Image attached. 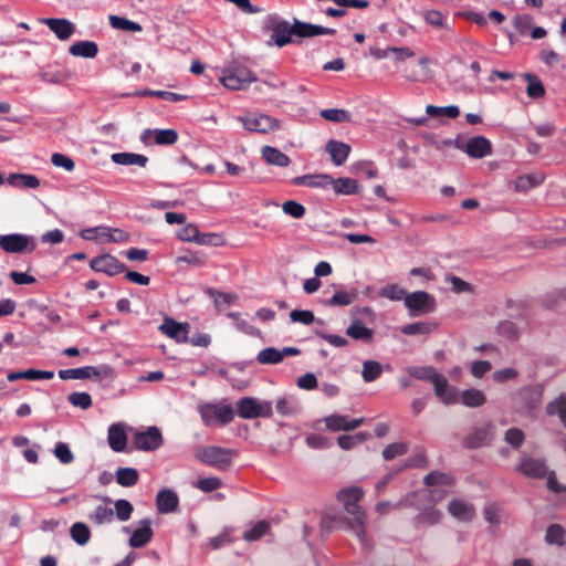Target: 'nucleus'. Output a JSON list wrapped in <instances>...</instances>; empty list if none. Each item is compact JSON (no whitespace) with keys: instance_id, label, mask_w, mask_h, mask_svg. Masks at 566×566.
<instances>
[{"instance_id":"nucleus-1","label":"nucleus","mask_w":566,"mask_h":566,"mask_svg":"<svg viewBox=\"0 0 566 566\" xmlns=\"http://www.w3.org/2000/svg\"><path fill=\"white\" fill-rule=\"evenodd\" d=\"M364 496L360 488L349 486L337 492V500L343 504L345 511L350 517L342 520L346 530L350 531L361 542L365 548H368V539L366 533V512L358 505Z\"/></svg>"},{"instance_id":"nucleus-2","label":"nucleus","mask_w":566,"mask_h":566,"mask_svg":"<svg viewBox=\"0 0 566 566\" xmlns=\"http://www.w3.org/2000/svg\"><path fill=\"white\" fill-rule=\"evenodd\" d=\"M271 30V38L279 48L291 43L292 35L297 38H312L322 34L333 35L336 33L335 29L324 28L298 20H295L293 24H290L286 20H276L273 22Z\"/></svg>"},{"instance_id":"nucleus-3","label":"nucleus","mask_w":566,"mask_h":566,"mask_svg":"<svg viewBox=\"0 0 566 566\" xmlns=\"http://www.w3.org/2000/svg\"><path fill=\"white\" fill-rule=\"evenodd\" d=\"M237 455V450L217 446L200 447L196 451V458L200 462L221 471L229 470Z\"/></svg>"},{"instance_id":"nucleus-4","label":"nucleus","mask_w":566,"mask_h":566,"mask_svg":"<svg viewBox=\"0 0 566 566\" xmlns=\"http://www.w3.org/2000/svg\"><path fill=\"white\" fill-rule=\"evenodd\" d=\"M205 426H226L234 419V409L230 405L202 403L198 406Z\"/></svg>"},{"instance_id":"nucleus-5","label":"nucleus","mask_w":566,"mask_h":566,"mask_svg":"<svg viewBox=\"0 0 566 566\" xmlns=\"http://www.w3.org/2000/svg\"><path fill=\"white\" fill-rule=\"evenodd\" d=\"M238 415L242 419H254L258 417L270 418L273 413L272 403L264 401L258 402L252 397H243L237 402Z\"/></svg>"},{"instance_id":"nucleus-6","label":"nucleus","mask_w":566,"mask_h":566,"mask_svg":"<svg viewBox=\"0 0 566 566\" xmlns=\"http://www.w3.org/2000/svg\"><path fill=\"white\" fill-rule=\"evenodd\" d=\"M238 119L242 123L243 127L249 132L266 134L280 127L277 119L264 114L239 116Z\"/></svg>"},{"instance_id":"nucleus-7","label":"nucleus","mask_w":566,"mask_h":566,"mask_svg":"<svg viewBox=\"0 0 566 566\" xmlns=\"http://www.w3.org/2000/svg\"><path fill=\"white\" fill-rule=\"evenodd\" d=\"M543 391L537 386H527L518 390L516 394L517 411L532 412L542 403Z\"/></svg>"},{"instance_id":"nucleus-8","label":"nucleus","mask_w":566,"mask_h":566,"mask_svg":"<svg viewBox=\"0 0 566 566\" xmlns=\"http://www.w3.org/2000/svg\"><path fill=\"white\" fill-rule=\"evenodd\" d=\"M31 241V237L20 233L2 234L0 235V248L7 253H21L24 250L32 252L36 245L32 242L29 247Z\"/></svg>"},{"instance_id":"nucleus-9","label":"nucleus","mask_w":566,"mask_h":566,"mask_svg":"<svg viewBox=\"0 0 566 566\" xmlns=\"http://www.w3.org/2000/svg\"><path fill=\"white\" fill-rule=\"evenodd\" d=\"M90 266L95 272H102L109 276L126 271V265L112 254H102L91 260Z\"/></svg>"},{"instance_id":"nucleus-10","label":"nucleus","mask_w":566,"mask_h":566,"mask_svg":"<svg viewBox=\"0 0 566 566\" xmlns=\"http://www.w3.org/2000/svg\"><path fill=\"white\" fill-rule=\"evenodd\" d=\"M163 436L157 427H149L146 431L136 432L134 447L137 450L154 451L163 444Z\"/></svg>"},{"instance_id":"nucleus-11","label":"nucleus","mask_w":566,"mask_h":566,"mask_svg":"<svg viewBox=\"0 0 566 566\" xmlns=\"http://www.w3.org/2000/svg\"><path fill=\"white\" fill-rule=\"evenodd\" d=\"M516 470L527 478L542 479L547 474V467L544 459L524 454L520 459Z\"/></svg>"},{"instance_id":"nucleus-12","label":"nucleus","mask_w":566,"mask_h":566,"mask_svg":"<svg viewBox=\"0 0 566 566\" xmlns=\"http://www.w3.org/2000/svg\"><path fill=\"white\" fill-rule=\"evenodd\" d=\"M39 22L46 25L59 40L66 41L75 33V24L64 18H40Z\"/></svg>"},{"instance_id":"nucleus-13","label":"nucleus","mask_w":566,"mask_h":566,"mask_svg":"<svg viewBox=\"0 0 566 566\" xmlns=\"http://www.w3.org/2000/svg\"><path fill=\"white\" fill-rule=\"evenodd\" d=\"M493 424L485 423L482 427L475 428L464 439V446L469 449H476L486 446L493 439Z\"/></svg>"},{"instance_id":"nucleus-14","label":"nucleus","mask_w":566,"mask_h":566,"mask_svg":"<svg viewBox=\"0 0 566 566\" xmlns=\"http://www.w3.org/2000/svg\"><path fill=\"white\" fill-rule=\"evenodd\" d=\"M364 418L349 419L343 415H331L325 418L326 428L331 431H352L364 423Z\"/></svg>"},{"instance_id":"nucleus-15","label":"nucleus","mask_w":566,"mask_h":566,"mask_svg":"<svg viewBox=\"0 0 566 566\" xmlns=\"http://www.w3.org/2000/svg\"><path fill=\"white\" fill-rule=\"evenodd\" d=\"M431 302L432 297L424 291L412 292L405 297V305L411 313L431 312Z\"/></svg>"},{"instance_id":"nucleus-16","label":"nucleus","mask_w":566,"mask_h":566,"mask_svg":"<svg viewBox=\"0 0 566 566\" xmlns=\"http://www.w3.org/2000/svg\"><path fill=\"white\" fill-rule=\"evenodd\" d=\"M159 331L178 343H186L188 339V324L178 323L171 317L164 319V323L159 326Z\"/></svg>"},{"instance_id":"nucleus-17","label":"nucleus","mask_w":566,"mask_h":566,"mask_svg":"<svg viewBox=\"0 0 566 566\" xmlns=\"http://www.w3.org/2000/svg\"><path fill=\"white\" fill-rule=\"evenodd\" d=\"M436 396L444 403L451 405L458 401V395L455 389L449 385L448 379L438 375L432 381Z\"/></svg>"},{"instance_id":"nucleus-18","label":"nucleus","mask_w":566,"mask_h":566,"mask_svg":"<svg viewBox=\"0 0 566 566\" xmlns=\"http://www.w3.org/2000/svg\"><path fill=\"white\" fill-rule=\"evenodd\" d=\"M465 153L472 158H483L492 153L490 140L483 136L472 137L465 145Z\"/></svg>"},{"instance_id":"nucleus-19","label":"nucleus","mask_w":566,"mask_h":566,"mask_svg":"<svg viewBox=\"0 0 566 566\" xmlns=\"http://www.w3.org/2000/svg\"><path fill=\"white\" fill-rule=\"evenodd\" d=\"M179 504L178 495L169 489L160 490L156 496V506L159 513L169 514L177 510Z\"/></svg>"},{"instance_id":"nucleus-20","label":"nucleus","mask_w":566,"mask_h":566,"mask_svg":"<svg viewBox=\"0 0 566 566\" xmlns=\"http://www.w3.org/2000/svg\"><path fill=\"white\" fill-rule=\"evenodd\" d=\"M139 524H140V526L138 528H136L132 533V536L129 537V545L133 548H140V547L146 546L151 541V538L154 536V532L150 526L149 520H147V518L142 520L139 522Z\"/></svg>"},{"instance_id":"nucleus-21","label":"nucleus","mask_w":566,"mask_h":566,"mask_svg":"<svg viewBox=\"0 0 566 566\" xmlns=\"http://www.w3.org/2000/svg\"><path fill=\"white\" fill-rule=\"evenodd\" d=\"M154 136L155 144L157 145H172L178 140V133L175 129H145L142 134V140L145 144L149 143V137Z\"/></svg>"},{"instance_id":"nucleus-22","label":"nucleus","mask_w":566,"mask_h":566,"mask_svg":"<svg viewBox=\"0 0 566 566\" xmlns=\"http://www.w3.org/2000/svg\"><path fill=\"white\" fill-rule=\"evenodd\" d=\"M108 444L115 452H123L127 446V434L119 423H114L108 428Z\"/></svg>"},{"instance_id":"nucleus-23","label":"nucleus","mask_w":566,"mask_h":566,"mask_svg":"<svg viewBox=\"0 0 566 566\" xmlns=\"http://www.w3.org/2000/svg\"><path fill=\"white\" fill-rule=\"evenodd\" d=\"M326 151L331 155L336 166H342L350 154V146L346 143L332 139L326 145Z\"/></svg>"},{"instance_id":"nucleus-24","label":"nucleus","mask_w":566,"mask_h":566,"mask_svg":"<svg viewBox=\"0 0 566 566\" xmlns=\"http://www.w3.org/2000/svg\"><path fill=\"white\" fill-rule=\"evenodd\" d=\"M448 512L453 517L464 522L471 521L474 516L473 505L461 500H452L448 505Z\"/></svg>"},{"instance_id":"nucleus-25","label":"nucleus","mask_w":566,"mask_h":566,"mask_svg":"<svg viewBox=\"0 0 566 566\" xmlns=\"http://www.w3.org/2000/svg\"><path fill=\"white\" fill-rule=\"evenodd\" d=\"M263 159L269 164L277 167H287L291 159L280 149L272 146H263L261 149Z\"/></svg>"},{"instance_id":"nucleus-26","label":"nucleus","mask_w":566,"mask_h":566,"mask_svg":"<svg viewBox=\"0 0 566 566\" xmlns=\"http://www.w3.org/2000/svg\"><path fill=\"white\" fill-rule=\"evenodd\" d=\"M69 52L73 56L94 59L98 53V46L93 41H77L69 48Z\"/></svg>"},{"instance_id":"nucleus-27","label":"nucleus","mask_w":566,"mask_h":566,"mask_svg":"<svg viewBox=\"0 0 566 566\" xmlns=\"http://www.w3.org/2000/svg\"><path fill=\"white\" fill-rule=\"evenodd\" d=\"M54 377L53 371L49 370H36V369H27L21 371H11L8 374L7 378L9 381H15L19 379H28V380H40V379H52Z\"/></svg>"},{"instance_id":"nucleus-28","label":"nucleus","mask_w":566,"mask_h":566,"mask_svg":"<svg viewBox=\"0 0 566 566\" xmlns=\"http://www.w3.org/2000/svg\"><path fill=\"white\" fill-rule=\"evenodd\" d=\"M112 161L123 166H139L145 167L148 163V158L145 155L134 153H115L112 155Z\"/></svg>"},{"instance_id":"nucleus-29","label":"nucleus","mask_w":566,"mask_h":566,"mask_svg":"<svg viewBox=\"0 0 566 566\" xmlns=\"http://www.w3.org/2000/svg\"><path fill=\"white\" fill-rule=\"evenodd\" d=\"M346 335L354 339L370 343L374 337V331L364 325L360 319H355L346 329Z\"/></svg>"},{"instance_id":"nucleus-30","label":"nucleus","mask_w":566,"mask_h":566,"mask_svg":"<svg viewBox=\"0 0 566 566\" xmlns=\"http://www.w3.org/2000/svg\"><path fill=\"white\" fill-rule=\"evenodd\" d=\"M333 189L337 195H355L358 192L359 186L356 179L353 178H337L329 181Z\"/></svg>"},{"instance_id":"nucleus-31","label":"nucleus","mask_w":566,"mask_h":566,"mask_svg":"<svg viewBox=\"0 0 566 566\" xmlns=\"http://www.w3.org/2000/svg\"><path fill=\"white\" fill-rule=\"evenodd\" d=\"M331 177L328 175H304L292 179V184L295 186H305L311 188L325 187L329 185Z\"/></svg>"},{"instance_id":"nucleus-32","label":"nucleus","mask_w":566,"mask_h":566,"mask_svg":"<svg viewBox=\"0 0 566 566\" xmlns=\"http://www.w3.org/2000/svg\"><path fill=\"white\" fill-rule=\"evenodd\" d=\"M384 371L382 365L374 359H368L363 363L361 378L365 382H373L377 380Z\"/></svg>"},{"instance_id":"nucleus-33","label":"nucleus","mask_w":566,"mask_h":566,"mask_svg":"<svg viewBox=\"0 0 566 566\" xmlns=\"http://www.w3.org/2000/svg\"><path fill=\"white\" fill-rule=\"evenodd\" d=\"M71 538L80 546H85L91 541V530L83 522H75L70 528Z\"/></svg>"},{"instance_id":"nucleus-34","label":"nucleus","mask_w":566,"mask_h":566,"mask_svg":"<svg viewBox=\"0 0 566 566\" xmlns=\"http://www.w3.org/2000/svg\"><path fill=\"white\" fill-rule=\"evenodd\" d=\"M115 476L116 482L124 488L134 486L139 480V473L134 468H118Z\"/></svg>"},{"instance_id":"nucleus-35","label":"nucleus","mask_w":566,"mask_h":566,"mask_svg":"<svg viewBox=\"0 0 566 566\" xmlns=\"http://www.w3.org/2000/svg\"><path fill=\"white\" fill-rule=\"evenodd\" d=\"M8 184L12 187H23L34 189L40 186V180L34 175L11 174L8 177Z\"/></svg>"},{"instance_id":"nucleus-36","label":"nucleus","mask_w":566,"mask_h":566,"mask_svg":"<svg viewBox=\"0 0 566 566\" xmlns=\"http://www.w3.org/2000/svg\"><path fill=\"white\" fill-rule=\"evenodd\" d=\"M461 402L469 408H476L486 402V397L479 389H467L461 392Z\"/></svg>"},{"instance_id":"nucleus-37","label":"nucleus","mask_w":566,"mask_h":566,"mask_svg":"<svg viewBox=\"0 0 566 566\" xmlns=\"http://www.w3.org/2000/svg\"><path fill=\"white\" fill-rule=\"evenodd\" d=\"M523 78L527 82L526 93L531 98H541L545 95V87L537 75L525 73Z\"/></svg>"},{"instance_id":"nucleus-38","label":"nucleus","mask_w":566,"mask_h":566,"mask_svg":"<svg viewBox=\"0 0 566 566\" xmlns=\"http://www.w3.org/2000/svg\"><path fill=\"white\" fill-rule=\"evenodd\" d=\"M358 296L357 290L338 291L329 300L325 302L327 306H347L356 301Z\"/></svg>"},{"instance_id":"nucleus-39","label":"nucleus","mask_w":566,"mask_h":566,"mask_svg":"<svg viewBox=\"0 0 566 566\" xmlns=\"http://www.w3.org/2000/svg\"><path fill=\"white\" fill-rule=\"evenodd\" d=\"M406 371L410 377L430 382H432L434 378L439 375L437 369L432 366H410L406 369Z\"/></svg>"},{"instance_id":"nucleus-40","label":"nucleus","mask_w":566,"mask_h":566,"mask_svg":"<svg viewBox=\"0 0 566 566\" xmlns=\"http://www.w3.org/2000/svg\"><path fill=\"white\" fill-rule=\"evenodd\" d=\"M548 416H557L560 422L566 427V395H560L546 406Z\"/></svg>"},{"instance_id":"nucleus-41","label":"nucleus","mask_w":566,"mask_h":566,"mask_svg":"<svg viewBox=\"0 0 566 566\" xmlns=\"http://www.w3.org/2000/svg\"><path fill=\"white\" fill-rule=\"evenodd\" d=\"M108 22L113 29L129 31V32H142L143 27L134 21H130L126 18L112 14L108 17Z\"/></svg>"},{"instance_id":"nucleus-42","label":"nucleus","mask_w":566,"mask_h":566,"mask_svg":"<svg viewBox=\"0 0 566 566\" xmlns=\"http://www.w3.org/2000/svg\"><path fill=\"white\" fill-rule=\"evenodd\" d=\"M566 530L560 524H551L545 533V542L549 545L563 546L565 544Z\"/></svg>"},{"instance_id":"nucleus-43","label":"nucleus","mask_w":566,"mask_h":566,"mask_svg":"<svg viewBox=\"0 0 566 566\" xmlns=\"http://www.w3.org/2000/svg\"><path fill=\"white\" fill-rule=\"evenodd\" d=\"M442 513L433 507L423 510L415 517L416 526L434 525L440 523Z\"/></svg>"},{"instance_id":"nucleus-44","label":"nucleus","mask_w":566,"mask_h":566,"mask_svg":"<svg viewBox=\"0 0 566 566\" xmlns=\"http://www.w3.org/2000/svg\"><path fill=\"white\" fill-rule=\"evenodd\" d=\"M423 482L428 486H436V485L449 486V485L453 484L454 479L449 473L433 471L424 476Z\"/></svg>"},{"instance_id":"nucleus-45","label":"nucleus","mask_w":566,"mask_h":566,"mask_svg":"<svg viewBox=\"0 0 566 566\" xmlns=\"http://www.w3.org/2000/svg\"><path fill=\"white\" fill-rule=\"evenodd\" d=\"M256 360L262 365H274L283 360V355L277 348L268 347L259 352Z\"/></svg>"},{"instance_id":"nucleus-46","label":"nucleus","mask_w":566,"mask_h":566,"mask_svg":"<svg viewBox=\"0 0 566 566\" xmlns=\"http://www.w3.org/2000/svg\"><path fill=\"white\" fill-rule=\"evenodd\" d=\"M90 520L96 525L112 523L114 520V510L105 505H98L90 516Z\"/></svg>"},{"instance_id":"nucleus-47","label":"nucleus","mask_w":566,"mask_h":566,"mask_svg":"<svg viewBox=\"0 0 566 566\" xmlns=\"http://www.w3.org/2000/svg\"><path fill=\"white\" fill-rule=\"evenodd\" d=\"M426 113L431 117L447 116L449 118H457L460 115V109L455 105H449L444 107L428 105Z\"/></svg>"},{"instance_id":"nucleus-48","label":"nucleus","mask_w":566,"mask_h":566,"mask_svg":"<svg viewBox=\"0 0 566 566\" xmlns=\"http://www.w3.org/2000/svg\"><path fill=\"white\" fill-rule=\"evenodd\" d=\"M368 433L358 432L355 434H342L337 438L338 446L344 450H350L355 446L364 442L368 438Z\"/></svg>"},{"instance_id":"nucleus-49","label":"nucleus","mask_w":566,"mask_h":566,"mask_svg":"<svg viewBox=\"0 0 566 566\" xmlns=\"http://www.w3.org/2000/svg\"><path fill=\"white\" fill-rule=\"evenodd\" d=\"M544 180V177L542 175H526V176H520L515 180V189L517 191H526L531 188H534L538 185H541Z\"/></svg>"},{"instance_id":"nucleus-50","label":"nucleus","mask_w":566,"mask_h":566,"mask_svg":"<svg viewBox=\"0 0 566 566\" xmlns=\"http://www.w3.org/2000/svg\"><path fill=\"white\" fill-rule=\"evenodd\" d=\"M67 400L72 406L78 407L83 410L90 409L93 405L91 395L85 391L72 392L69 395Z\"/></svg>"},{"instance_id":"nucleus-51","label":"nucleus","mask_w":566,"mask_h":566,"mask_svg":"<svg viewBox=\"0 0 566 566\" xmlns=\"http://www.w3.org/2000/svg\"><path fill=\"white\" fill-rule=\"evenodd\" d=\"M321 116L334 123H344L350 120V115L346 109L340 108H326L321 111Z\"/></svg>"},{"instance_id":"nucleus-52","label":"nucleus","mask_w":566,"mask_h":566,"mask_svg":"<svg viewBox=\"0 0 566 566\" xmlns=\"http://www.w3.org/2000/svg\"><path fill=\"white\" fill-rule=\"evenodd\" d=\"M114 506H115L114 514H116V516L119 521L126 522L130 518L134 507H133V504L128 500H125V499L117 500V501H115Z\"/></svg>"},{"instance_id":"nucleus-53","label":"nucleus","mask_w":566,"mask_h":566,"mask_svg":"<svg viewBox=\"0 0 566 566\" xmlns=\"http://www.w3.org/2000/svg\"><path fill=\"white\" fill-rule=\"evenodd\" d=\"M434 325L424 322H416L408 325H405L401 328L402 334L405 335H418V334H429L433 331Z\"/></svg>"},{"instance_id":"nucleus-54","label":"nucleus","mask_w":566,"mask_h":566,"mask_svg":"<svg viewBox=\"0 0 566 566\" xmlns=\"http://www.w3.org/2000/svg\"><path fill=\"white\" fill-rule=\"evenodd\" d=\"M408 452V444L405 442H394L388 444L382 450V457L385 460L390 461L398 455H403Z\"/></svg>"},{"instance_id":"nucleus-55","label":"nucleus","mask_w":566,"mask_h":566,"mask_svg":"<svg viewBox=\"0 0 566 566\" xmlns=\"http://www.w3.org/2000/svg\"><path fill=\"white\" fill-rule=\"evenodd\" d=\"M128 233L120 229L102 228V237L107 242H125L128 240Z\"/></svg>"},{"instance_id":"nucleus-56","label":"nucleus","mask_w":566,"mask_h":566,"mask_svg":"<svg viewBox=\"0 0 566 566\" xmlns=\"http://www.w3.org/2000/svg\"><path fill=\"white\" fill-rule=\"evenodd\" d=\"M269 527L268 522L260 521L252 528L244 532L243 538L248 542L256 541L268 532Z\"/></svg>"},{"instance_id":"nucleus-57","label":"nucleus","mask_w":566,"mask_h":566,"mask_svg":"<svg viewBox=\"0 0 566 566\" xmlns=\"http://www.w3.org/2000/svg\"><path fill=\"white\" fill-rule=\"evenodd\" d=\"M282 210L285 214H289L295 219H301L305 216V207L294 200H287L282 205Z\"/></svg>"},{"instance_id":"nucleus-58","label":"nucleus","mask_w":566,"mask_h":566,"mask_svg":"<svg viewBox=\"0 0 566 566\" xmlns=\"http://www.w3.org/2000/svg\"><path fill=\"white\" fill-rule=\"evenodd\" d=\"M380 295L391 301H405L407 293L397 284H389L381 289Z\"/></svg>"},{"instance_id":"nucleus-59","label":"nucleus","mask_w":566,"mask_h":566,"mask_svg":"<svg viewBox=\"0 0 566 566\" xmlns=\"http://www.w3.org/2000/svg\"><path fill=\"white\" fill-rule=\"evenodd\" d=\"M504 440L507 444L512 446L514 449H518L525 440V434L518 428H510L509 430H506V432L504 434Z\"/></svg>"},{"instance_id":"nucleus-60","label":"nucleus","mask_w":566,"mask_h":566,"mask_svg":"<svg viewBox=\"0 0 566 566\" xmlns=\"http://www.w3.org/2000/svg\"><path fill=\"white\" fill-rule=\"evenodd\" d=\"M199 229L195 223H187L177 232L181 241L196 242L198 240Z\"/></svg>"},{"instance_id":"nucleus-61","label":"nucleus","mask_w":566,"mask_h":566,"mask_svg":"<svg viewBox=\"0 0 566 566\" xmlns=\"http://www.w3.org/2000/svg\"><path fill=\"white\" fill-rule=\"evenodd\" d=\"M230 318L233 319L235 327L248 335H255L256 329L254 326H252L247 319L242 318L239 313L230 312L228 314Z\"/></svg>"},{"instance_id":"nucleus-62","label":"nucleus","mask_w":566,"mask_h":566,"mask_svg":"<svg viewBox=\"0 0 566 566\" xmlns=\"http://www.w3.org/2000/svg\"><path fill=\"white\" fill-rule=\"evenodd\" d=\"M424 21L433 28H447L444 15L438 10H428L424 13Z\"/></svg>"},{"instance_id":"nucleus-63","label":"nucleus","mask_w":566,"mask_h":566,"mask_svg":"<svg viewBox=\"0 0 566 566\" xmlns=\"http://www.w3.org/2000/svg\"><path fill=\"white\" fill-rule=\"evenodd\" d=\"M196 486L202 492H212L221 486V480L216 476L202 478L197 481Z\"/></svg>"},{"instance_id":"nucleus-64","label":"nucleus","mask_w":566,"mask_h":566,"mask_svg":"<svg viewBox=\"0 0 566 566\" xmlns=\"http://www.w3.org/2000/svg\"><path fill=\"white\" fill-rule=\"evenodd\" d=\"M533 24V18L530 14H517L513 18V25L520 34H525Z\"/></svg>"}]
</instances>
